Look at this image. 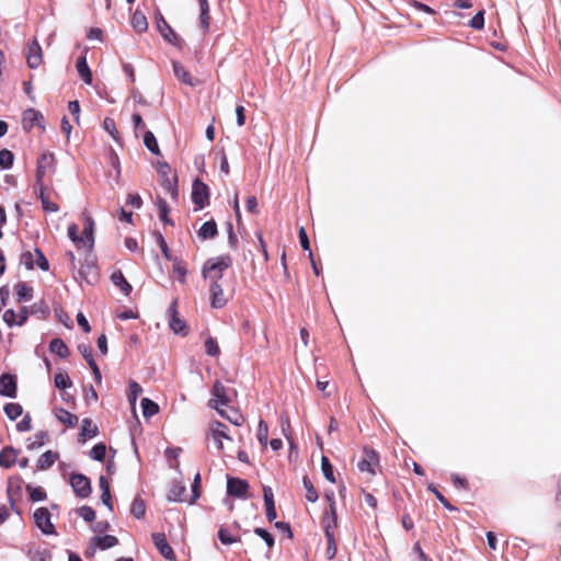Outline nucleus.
<instances>
[{"label": "nucleus", "mask_w": 561, "mask_h": 561, "mask_svg": "<svg viewBox=\"0 0 561 561\" xmlns=\"http://www.w3.org/2000/svg\"><path fill=\"white\" fill-rule=\"evenodd\" d=\"M210 306L219 309L228 304V296L225 294L220 282L209 283Z\"/></svg>", "instance_id": "obj_7"}, {"label": "nucleus", "mask_w": 561, "mask_h": 561, "mask_svg": "<svg viewBox=\"0 0 561 561\" xmlns=\"http://www.w3.org/2000/svg\"><path fill=\"white\" fill-rule=\"evenodd\" d=\"M141 393H142L141 386L137 381L131 380L129 382V389H128V393H127V399H128V402H129L134 413L136 412L137 399H138V397Z\"/></svg>", "instance_id": "obj_27"}, {"label": "nucleus", "mask_w": 561, "mask_h": 561, "mask_svg": "<svg viewBox=\"0 0 561 561\" xmlns=\"http://www.w3.org/2000/svg\"><path fill=\"white\" fill-rule=\"evenodd\" d=\"M217 234V225L214 220L206 221L197 231V236L202 240L213 239Z\"/></svg>", "instance_id": "obj_24"}, {"label": "nucleus", "mask_w": 561, "mask_h": 561, "mask_svg": "<svg viewBox=\"0 0 561 561\" xmlns=\"http://www.w3.org/2000/svg\"><path fill=\"white\" fill-rule=\"evenodd\" d=\"M208 186L201 180H195L192 190V199L199 207L204 208L208 203Z\"/></svg>", "instance_id": "obj_9"}, {"label": "nucleus", "mask_w": 561, "mask_h": 561, "mask_svg": "<svg viewBox=\"0 0 561 561\" xmlns=\"http://www.w3.org/2000/svg\"><path fill=\"white\" fill-rule=\"evenodd\" d=\"M22 122H23V127L25 129H32L33 127H36V126L44 128V125H43L44 117L38 111H36L34 108H28V110L24 111Z\"/></svg>", "instance_id": "obj_15"}, {"label": "nucleus", "mask_w": 561, "mask_h": 561, "mask_svg": "<svg viewBox=\"0 0 561 561\" xmlns=\"http://www.w3.org/2000/svg\"><path fill=\"white\" fill-rule=\"evenodd\" d=\"M27 64L31 68H37L42 62V47L37 43V41H33L28 47L26 53Z\"/></svg>", "instance_id": "obj_19"}, {"label": "nucleus", "mask_w": 561, "mask_h": 561, "mask_svg": "<svg viewBox=\"0 0 561 561\" xmlns=\"http://www.w3.org/2000/svg\"><path fill=\"white\" fill-rule=\"evenodd\" d=\"M77 70L81 79L87 83H92V73L87 64V59L84 56L80 57L77 61Z\"/></svg>", "instance_id": "obj_29"}, {"label": "nucleus", "mask_w": 561, "mask_h": 561, "mask_svg": "<svg viewBox=\"0 0 561 561\" xmlns=\"http://www.w3.org/2000/svg\"><path fill=\"white\" fill-rule=\"evenodd\" d=\"M227 431L228 427L221 422L215 421L209 424L207 444L210 450L224 453L232 444L233 440Z\"/></svg>", "instance_id": "obj_1"}, {"label": "nucleus", "mask_w": 561, "mask_h": 561, "mask_svg": "<svg viewBox=\"0 0 561 561\" xmlns=\"http://www.w3.org/2000/svg\"><path fill=\"white\" fill-rule=\"evenodd\" d=\"M264 502L265 506L267 505H274V495L273 491L270 486H264Z\"/></svg>", "instance_id": "obj_64"}, {"label": "nucleus", "mask_w": 561, "mask_h": 561, "mask_svg": "<svg viewBox=\"0 0 561 561\" xmlns=\"http://www.w3.org/2000/svg\"><path fill=\"white\" fill-rule=\"evenodd\" d=\"M27 311L23 308L19 313L12 309H8L3 313V321L9 325H22L27 320Z\"/></svg>", "instance_id": "obj_18"}, {"label": "nucleus", "mask_w": 561, "mask_h": 561, "mask_svg": "<svg viewBox=\"0 0 561 561\" xmlns=\"http://www.w3.org/2000/svg\"><path fill=\"white\" fill-rule=\"evenodd\" d=\"M55 171V157L53 153L45 152L41 156L37 163L36 182L43 186L44 176Z\"/></svg>", "instance_id": "obj_5"}, {"label": "nucleus", "mask_w": 561, "mask_h": 561, "mask_svg": "<svg viewBox=\"0 0 561 561\" xmlns=\"http://www.w3.org/2000/svg\"><path fill=\"white\" fill-rule=\"evenodd\" d=\"M93 232H94V221L90 216L84 215L83 230H82L81 236L83 239V244L85 245V250L89 252L93 249V245H94Z\"/></svg>", "instance_id": "obj_14"}, {"label": "nucleus", "mask_w": 561, "mask_h": 561, "mask_svg": "<svg viewBox=\"0 0 561 561\" xmlns=\"http://www.w3.org/2000/svg\"><path fill=\"white\" fill-rule=\"evenodd\" d=\"M304 488L306 489V499L314 503L318 500V493L314 490L311 481L308 479V477H304L302 479Z\"/></svg>", "instance_id": "obj_44"}, {"label": "nucleus", "mask_w": 561, "mask_h": 561, "mask_svg": "<svg viewBox=\"0 0 561 561\" xmlns=\"http://www.w3.org/2000/svg\"><path fill=\"white\" fill-rule=\"evenodd\" d=\"M268 438V426L264 421L259 422L257 439L262 446H266Z\"/></svg>", "instance_id": "obj_47"}, {"label": "nucleus", "mask_w": 561, "mask_h": 561, "mask_svg": "<svg viewBox=\"0 0 561 561\" xmlns=\"http://www.w3.org/2000/svg\"><path fill=\"white\" fill-rule=\"evenodd\" d=\"M49 350L61 358H66L69 355L67 345L60 339H54L49 344Z\"/></svg>", "instance_id": "obj_32"}, {"label": "nucleus", "mask_w": 561, "mask_h": 561, "mask_svg": "<svg viewBox=\"0 0 561 561\" xmlns=\"http://www.w3.org/2000/svg\"><path fill=\"white\" fill-rule=\"evenodd\" d=\"M130 512H131L134 517H136L138 519L142 518L145 516V513H146L145 502L141 499L136 497L133 501Z\"/></svg>", "instance_id": "obj_42"}, {"label": "nucleus", "mask_w": 561, "mask_h": 561, "mask_svg": "<svg viewBox=\"0 0 561 561\" xmlns=\"http://www.w3.org/2000/svg\"><path fill=\"white\" fill-rule=\"evenodd\" d=\"M218 537H219V540L221 541V543H224V545H231V543L239 541L238 538L230 536L228 534V530L225 528L219 529Z\"/></svg>", "instance_id": "obj_52"}, {"label": "nucleus", "mask_w": 561, "mask_h": 561, "mask_svg": "<svg viewBox=\"0 0 561 561\" xmlns=\"http://www.w3.org/2000/svg\"><path fill=\"white\" fill-rule=\"evenodd\" d=\"M379 466V457L373 449H364L363 458L357 463L358 469L362 472H368L369 474L376 473V468Z\"/></svg>", "instance_id": "obj_6"}, {"label": "nucleus", "mask_w": 561, "mask_h": 561, "mask_svg": "<svg viewBox=\"0 0 561 561\" xmlns=\"http://www.w3.org/2000/svg\"><path fill=\"white\" fill-rule=\"evenodd\" d=\"M14 291L19 301H28L32 299V288L25 283H18Z\"/></svg>", "instance_id": "obj_35"}, {"label": "nucleus", "mask_w": 561, "mask_h": 561, "mask_svg": "<svg viewBox=\"0 0 561 561\" xmlns=\"http://www.w3.org/2000/svg\"><path fill=\"white\" fill-rule=\"evenodd\" d=\"M13 159V153L10 150L3 149L0 151V167L2 169L11 168Z\"/></svg>", "instance_id": "obj_49"}, {"label": "nucleus", "mask_w": 561, "mask_h": 561, "mask_svg": "<svg viewBox=\"0 0 561 561\" xmlns=\"http://www.w3.org/2000/svg\"><path fill=\"white\" fill-rule=\"evenodd\" d=\"M30 495L33 501H43L46 497L45 491L39 486L32 488L30 491Z\"/></svg>", "instance_id": "obj_57"}, {"label": "nucleus", "mask_w": 561, "mask_h": 561, "mask_svg": "<svg viewBox=\"0 0 561 561\" xmlns=\"http://www.w3.org/2000/svg\"><path fill=\"white\" fill-rule=\"evenodd\" d=\"M323 525H324L325 537L328 540V547H327L325 554H327L328 559H333L337 552V548H336V543H335V539H334V533L332 530L334 527L329 522Z\"/></svg>", "instance_id": "obj_20"}, {"label": "nucleus", "mask_w": 561, "mask_h": 561, "mask_svg": "<svg viewBox=\"0 0 561 561\" xmlns=\"http://www.w3.org/2000/svg\"><path fill=\"white\" fill-rule=\"evenodd\" d=\"M131 26L134 27V30L138 33H144L147 31L148 28V22H147V18L146 15L139 11V10H136L131 16Z\"/></svg>", "instance_id": "obj_26"}, {"label": "nucleus", "mask_w": 561, "mask_h": 561, "mask_svg": "<svg viewBox=\"0 0 561 561\" xmlns=\"http://www.w3.org/2000/svg\"><path fill=\"white\" fill-rule=\"evenodd\" d=\"M173 72L183 83L194 87L196 83L190 72L178 61H173Z\"/></svg>", "instance_id": "obj_23"}, {"label": "nucleus", "mask_w": 561, "mask_h": 561, "mask_svg": "<svg viewBox=\"0 0 561 561\" xmlns=\"http://www.w3.org/2000/svg\"><path fill=\"white\" fill-rule=\"evenodd\" d=\"M34 520L36 526L46 535L55 533L54 525L50 522V513L45 507H39L34 513Z\"/></svg>", "instance_id": "obj_8"}, {"label": "nucleus", "mask_w": 561, "mask_h": 561, "mask_svg": "<svg viewBox=\"0 0 561 561\" xmlns=\"http://www.w3.org/2000/svg\"><path fill=\"white\" fill-rule=\"evenodd\" d=\"M172 262H173V273L178 276V279L181 283H185V277L187 275V268H186L185 264L176 257Z\"/></svg>", "instance_id": "obj_41"}, {"label": "nucleus", "mask_w": 561, "mask_h": 561, "mask_svg": "<svg viewBox=\"0 0 561 561\" xmlns=\"http://www.w3.org/2000/svg\"><path fill=\"white\" fill-rule=\"evenodd\" d=\"M327 500L330 503V512L327 514V516L323 519V524H327L328 522L333 525V527H336L337 525V517H336V508H335V502H334V495L325 494Z\"/></svg>", "instance_id": "obj_34"}, {"label": "nucleus", "mask_w": 561, "mask_h": 561, "mask_svg": "<svg viewBox=\"0 0 561 561\" xmlns=\"http://www.w3.org/2000/svg\"><path fill=\"white\" fill-rule=\"evenodd\" d=\"M186 492V489L184 485L180 483H174L170 488V491L168 493V500L172 502H184V494Z\"/></svg>", "instance_id": "obj_30"}, {"label": "nucleus", "mask_w": 561, "mask_h": 561, "mask_svg": "<svg viewBox=\"0 0 561 561\" xmlns=\"http://www.w3.org/2000/svg\"><path fill=\"white\" fill-rule=\"evenodd\" d=\"M78 514L85 522H92L95 518V513L90 506H82L78 510Z\"/></svg>", "instance_id": "obj_53"}, {"label": "nucleus", "mask_w": 561, "mask_h": 561, "mask_svg": "<svg viewBox=\"0 0 561 561\" xmlns=\"http://www.w3.org/2000/svg\"><path fill=\"white\" fill-rule=\"evenodd\" d=\"M98 433V427L92 423L91 420L89 419H84L81 423V432H80V436L85 438V437H94Z\"/></svg>", "instance_id": "obj_38"}, {"label": "nucleus", "mask_w": 561, "mask_h": 561, "mask_svg": "<svg viewBox=\"0 0 561 561\" xmlns=\"http://www.w3.org/2000/svg\"><path fill=\"white\" fill-rule=\"evenodd\" d=\"M79 351L84 357V359L90 364V360H94L92 355V350L87 345H79Z\"/></svg>", "instance_id": "obj_63"}, {"label": "nucleus", "mask_w": 561, "mask_h": 561, "mask_svg": "<svg viewBox=\"0 0 561 561\" xmlns=\"http://www.w3.org/2000/svg\"><path fill=\"white\" fill-rule=\"evenodd\" d=\"M57 460V454L51 450L45 451L38 459V468L42 470L48 469Z\"/></svg>", "instance_id": "obj_37"}, {"label": "nucleus", "mask_w": 561, "mask_h": 561, "mask_svg": "<svg viewBox=\"0 0 561 561\" xmlns=\"http://www.w3.org/2000/svg\"><path fill=\"white\" fill-rule=\"evenodd\" d=\"M299 240H300V244H301L302 249L306 251H309V256L312 257L309 239H308L307 232L304 227H301L299 229Z\"/></svg>", "instance_id": "obj_55"}, {"label": "nucleus", "mask_w": 561, "mask_h": 561, "mask_svg": "<svg viewBox=\"0 0 561 561\" xmlns=\"http://www.w3.org/2000/svg\"><path fill=\"white\" fill-rule=\"evenodd\" d=\"M18 458V451L13 447H4L0 453V466L4 468L12 467Z\"/></svg>", "instance_id": "obj_22"}, {"label": "nucleus", "mask_w": 561, "mask_h": 561, "mask_svg": "<svg viewBox=\"0 0 561 561\" xmlns=\"http://www.w3.org/2000/svg\"><path fill=\"white\" fill-rule=\"evenodd\" d=\"M55 416L56 419L61 422L62 424H65L66 426L68 427H73L77 425L78 423V417L77 415L68 412L67 410L65 409H56L55 410Z\"/></svg>", "instance_id": "obj_25"}, {"label": "nucleus", "mask_w": 561, "mask_h": 561, "mask_svg": "<svg viewBox=\"0 0 561 561\" xmlns=\"http://www.w3.org/2000/svg\"><path fill=\"white\" fill-rule=\"evenodd\" d=\"M205 351L209 356H218L220 353L219 346L213 337L205 341Z\"/></svg>", "instance_id": "obj_50"}, {"label": "nucleus", "mask_w": 561, "mask_h": 561, "mask_svg": "<svg viewBox=\"0 0 561 561\" xmlns=\"http://www.w3.org/2000/svg\"><path fill=\"white\" fill-rule=\"evenodd\" d=\"M244 107L242 105H238L236 108L237 124L238 126H243L245 123Z\"/></svg>", "instance_id": "obj_61"}, {"label": "nucleus", "mask_w": 561, "mask_h": 561, "mask_svg": "<svg viewBox=\"0 0 561 561\" xmlns=\"http://www.w3.org/2000/svg\"><path fill=\"white\" fill-rule=\"evenodd\" d=\"M484 25V12L479 11L470 21V26L476 30H481Z\"/></svg>", "instance_id": "obj_54"}, {"label": "nucleus", "mask_w": 561, "mask_h": 561, "mask_svg": "<svg viewBox=\"0 0 561 561\" xmlns=\"http://www.w3.org/2000/svg\"><path fill=\"white\" fill-rule=\"evenodd\" d=\"M168 313L170 317L169 327L173 331V333L185 335L186 334V324L182 319L179 318L175 302H173L169 307Z\"/></svg>", "instance_id": "obj_12"}, {"label": "nucleus", "mask_w": 561, "mask_h": 561, "mask_svg": "<svg viewBox=\"0 0 561 561\" xmlns=\"http://www.w3.org/2000/svg\"><path fill=\"white\" fill-rule=\"evenodd\" d=\"M228 493L234 496H243L248 490V483L244 480L230 478L227 482Z\"/></svg>", "instance_id": "obj_21"}, {"label": "nucleus", "mask_w": 561, "mask_h": 561, "mask_svg": "<svg viewBox=\"0 0 561 561\" xmlns=\"http://www.w3.org/2000/svg\"><path fill=\"white\" fill-rule=\"evenodd\" d=\"M254 533L260 536L267 545L268 548H272L274 546V539L270 533H267L263 528H255Z\"/></svg>", "instance_id": "obj_56"}, {"label": "nucleus", "mask_w": 561, "mask_h": 561, "mask_svg": "<svg viewBox=\"0 0 561 561\" xmlns=\"http://www.w3.org/2000/svg\"><path fill=\"white\" fill-rule=\"evenodd\" d=\"M103 128L113 137V139L117 140V129L113 118L106 117L103 122Z\"/></svg>", "instance_id": "obj_51"}, {"label": "nucleus", "mask_w": 561, "mask_h": 561, "mask_svg": "<svg viewBox=\"0 0 561 561\" xmlns=\"http://www.w3.org/2000/svg\"><path fill=\"white\" fill-rule=\"evenodd\" d=\"M54 382L58 389H67L72 385L69 376L64 371H59L55 375Z\"/></svg>", "instance_id": "obj_43"}, {"label": "nucleus", "mask_w": 561, "mask_h": 561, "mask_svg": "<svg viewBox=\"0 0 561 561\" xmlns=\"http://www.w3.org/2000/svg\"><path fill=\"white\" fill-rule=\"evenodd\" d=\"M78 232H79L78 225L71 224L68 227V237L73 242L76 248L79 249V250L80 249H85V245L83 244L82 236L81 234L79 236Z\"/></svg>", "instance_id": "obj_36"}, {"label": "nucleus", "mask_w": 561, "mask_h": 561, "mask_svg": "<svg viewBox=\"0 0 561 561\" xmlns=\"http://www.w3.org/2000/svg\"><path fill=\"white\" fill-rule=\"evenodd\" d=\"M22 412H23V409H22L21 404H19V403L11 402V403H7L4 405V413L12 421H14L19 416H21Z\"/></svg>", "instance_id": "obj_39"}, {"label": "nucleus", "mask_w": 561, "mask_h": 561, "mask_svg": "<svg viewBox=\"0 0 561 561\" xmlns=\"http://www.w3.org/2000/svg\"><path fill=\"white\" fill-rule=\"evenodd\" d=\"M156 19V26L160 35L163 37L165 42L169 44L181 47V39L178 36V34L174 32V30L168 24V22L164 20L162 14L158 12L154 16Z\"/></svg>", "instance_id": "obj_3"}, {"label": "nucleus", "mask_w": 561, "mask_h": 561, "mask_svg": "<svg viewBox=\"0 0 561 561\" xmlns=\"http://www.w3.org/2000/svg\"><path fill=\"white\" fill-rule=\"evenodd\" d=\"M21 260L28 270L34 268L35 265L42 271H47L49 268L48 260L38 249H35L34 252L23 253Z\"/></svg>", "instance_id": "obj_4"}, {"label": "nucleus", "mask_w": 561, "mask_h": 561, "mask_svg": "<svg viewBox=\"0 0 561 561\" xmlns=\"http://www.w3.org/2000/svg\"><path fill=\"white\" fill-rule=\"evenodd\" d=\"M77 322L83 329L84 332H90L91 327L83 313L80 312L77 314Z\"/></svg>", "instance_id": "obj_60"}, {"label": "nucleus", "mask_w": 561, "mask_h": 561, "mask_svg": "<svg viewBox=\"0 0 561 561\" xmlns=\"http://www.w3.org/2000/svg\"><path fill=\"white\" fill-rule=\"evenodd\" d=\"M70 483L73 491L80 497H88L91 493L90 480L83 474H72Z\"/></svg>", "instance_id": "obj_10"}, {"label": "nucleus", "mask_w": 561, "mask_h": 561, "mask_svg": "<svg viewBox=\"0 0 561 561\" xmlns=\"http://www.w3.org/2000/svg\"><path fill=\"white\" fill-rule=\"evenodd\" d=\"M0 396L15 398L16 381L12 375L4 374L0 377Z\"/></svg>", "instance_id": "obj_16"}, {"label": "nucleus", "mask_w": 561, "mask_h": 561, "mask_svg": "<svg viewBox=\"0 0 561 561\" xmlns=\"http://www.w3.org/2000/svg\"><path fill=\"white\" fill-rule=\"evenodd\" d=\"M140 404H141L142 415L146 419H149L159 412V405L148 398H144L141 400Z\"/></svg>", "instance_id": "obj_33"}, {"label": "nucleus", "mask_w": 561, "mask_h": 561, "mask_svg": "<svg viewBox=\"0 0 561 561\" xmlns=\"http://www.w3.org/2000/svg\"><path fill=\"white\" fill-rule=\"evenodd\" d=\"M18 430L21 432H26L31 430V417L28 415L24 416L16 425Z\"/></svg>", "instance_id": "obj_62"}, {"label": "nucleus", "mask_w": 561, "mask_h": 561, "mask_svg": "<svg viewBox=\"0 0 561 561\" xmlns=\"http://www.w3.org/2000/svg\"><path fill=\"white\" fill-rule=\"evenodd\" d=\"M231 265V259L227 255H221L207 260L202 270L203 277L209 283L220 282L224 271Z\"/></svg>", "instance_id": "obj_2"}, {"label": "nucleus", "mask_w": 561, "mask_h": 561, "mask_svg": "<svg viewBox=\"0 0 561 561\" xmlns=\"http://www.w3.org/2000/svg\"><path fill=\"white\" fill-rule=\"evenodd\" d=\"M69 112L75 116L76 122H79L80 105L78 101H70L68 104Z\"/></svg>", "instance_id": "obj_59"}, {"label": "nucleus", "mask_w": 561, "mask_h": 561, "mask_svg": "<svg viewBox=\"0 0 561 561\" xmlns=\"http://www.w3.org/2000/svg\"><path fill=\"white\" fill-rule=\"evenodd\" d=\"M144 144L149 151L153 154H160V149L154 135L151 131H146L144 136Z\"/></svg>", "instance_id": "obj_40"}, {"label": "nucleus", "mask_w": 561, "mask_h": 561, "mask_svg": "<svg viewBox=\"0 0 561 561\" xmlns=\"http://www.w3.org/2000/svg\"><path fill=\"white\" fill-rule=\"evenodd\" d=\"M217 411L222 417L228 420L233 425L241 426L243 424V421H244L243 416L240 413H238L237 411L231 410V409L230 410L218 409Z\"/></svg>", "instance_id": "obj_31"}, {"label": "nucleus", "mask_w": 561, "mask_h": 561, "mask_svg": "<svg viewBox=\"0 0 561 561\" xmlns=\"http://www.w3.org/2000/svg\"><path fill=\"white\" fill-rule=\"evenodd\" d=\"M152 540L159 552L168 560H174L175 556L172 548L167 542L163 534H153Z\"/></svg>", "instance_id": "obj_17"}, {"label": "nucleus", "mask_w": 561, "mask_h": 561, "mask_svg": "<svg viewBox=\"0 0 561 561\" xmlns=\"http://www.w3.org/2000/svg\"><path fill=\"white\" fill-rule=\"evenodd\" d=\"M213 399L209 401V407L218 410L221 405H226L229 399L226 393V388L220 381H216L213 387Z\"/></svg>", "instance_id": "obj_13"}, {"label": "nucleus", "mask_w": 561, "mask_h": 561, "mask_svg": "<svg viewBox=\"0 0 561 561\" xmlns=\"http://www.w3.org/2000/svg\"><path fill=\"white\" fill-rule=\"evenodd\" d=\"M321 468H322V472H323V476L325 477V479L328 481L334 483L335 478H334V473H333V467L327 457H322Z\"/></svg>", "instance_id": "obj_45"}, {"label": "nucleus", "mask_w": 561, "mask_h": 561, "mask_svg": "<svg viewBox=\"0 0 561 561\" xmlns=\"http://www.w3.org/2000/svg\"><path fill=\"white\" fill-rule=\"evenodd\" d=\"M112 283L119 287L121 290L127 296L131 291L130 284L126 280L123 273L121 271H116L111 275Z\"/></svg>", "instance_id": "obj_28"}, {"label": "nucleus", "mask_w": 561, "mask_h": 561, "mask_svg": "<svg viewBox=\"0 0 561 561\" xmlns=\"http://www.w3.org/2000/svg\"><path fill=\"white\" fill-rule=\"evenodd\" d=\"M106 446L98 444L90 450V457L94 460L102 461L105 458Z\"/></svg>", "instance_id": "obj_48"}, {"label": "nucleus", "mask_w": 561, "mask_h": 561, "mask_svg": "<svg viewBox=\"0 0 561 561\" xmlns=\"http://www.w3.org/2000/svg\"><path fill=\"white\" fill-rule=\"evenodd\" d=\"M118 543V539L115 536L106 535L103 537H94L91 540V545L87 550L88 554H94L96 548H100L102 550L110 549Z\"/></svg>", "instance_id": "obj_11"}, {"label": "nucleus", "mask_w": 561, "mask_h": 561, "mask_svg": "<svg viewBox=\"0 0 561 561\" xmlns=\"http://www.w3.org/2000/svg\"><path fill=\"white\" fill-rule=\"evenodd\" d=\"M92 272H93V267H92V266H90V265H87L85 267H84V266H82V267L80 268V271H79L80 275H81L82 277H84V278H85V280H87L88 283H92V282L96 278V275H94V274L92 275V277H91V278H89V277H88V276H89V274H92Z\"/></svg>", "instance_id": "obj_58"}, {"label": "nucleus", "mask_w": 561, "mask_h": 561, "mask_svg": "<svg viewBox=\"0 0 561 561\" xmlns=\"http://www.w3.org/2000/svg\"><path fill=\"white\" fill-rule=\"evenodd\" d=\"M39 187H41V195H39V198H41V202H42L43 209H44L45 211H51V213H56V211H58V209H59V208H58V205H57V204H55V203H53V202H50V201L48 199V197H47V196H45V194H44V187H43V186H39Z\"/></svg>", "instance_id": "obj_46"}]
</instances>
